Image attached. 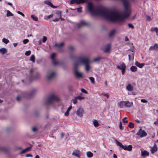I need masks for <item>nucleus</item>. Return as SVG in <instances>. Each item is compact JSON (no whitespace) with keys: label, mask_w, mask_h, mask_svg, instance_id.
I'll use <instances>...</instances> for the list:
<instances>
[{"label":"nucleus","mask_w":158,"mask_h":158,"mask_svg":"<svg viewBox=\"0 0 158 158\" xmlns=\"http://www.w3.org/2000/svg\"><path fill=\"white\" fill-rule=\"evenodd\" d=\"M128 26L129 27L131 28H133L134 27L133 24L131 23H129L128 24Z\"/></svg>","instance_id":"3c124183"},{"label":"nucleus","mask_w":158,"mask_h":158,"mask_svg":"<svg viewBox=\"0 0 158 158\" xmlns=\"http://www.w3.org/2000/svg\"><path fill=\"white\" fill-rule=\"evenodd\" d=\"M69 112L66 111L64 113V115L66 116H68L69 115Z\"/></svg>","instance_id":"4d7b16f0"},{"label":"nucleus","mask_w":158,"mask_h":158,"mask_svg":"<svg viewBox=\"0 0 158 158\" xmlns=\"http://www.w3.org/2000/svg\"><path fill=\"white\" fill-rule=\"evenodd\" d=\"M125 107H130L133 104L132 102L125 101Z\"/></svg>","instance_id":"4be33fe9"},{"label":"nucleus","mask_w":158,"mask_h":158,"mask_svg":"<svg viewBox=\"0 0 158 158\" xmlns=\"http://www.w3.org/2000/svg\"><path fill=\"white\" fill-rule=\"evenodd\" d=\"M30 60L33 62H35V56L34 55H32L30 57Z\"/></svg>","instance_id":"473e14b6"},{"label":"nucleus","mask_w":158,"mask_h":158,"mask_svg":"<svg viewBox=\"0 0 158 158\" xmlns=\"http://www.w3.org/2000/svg\"><path fill=\"white\" fill-rule=\"evenodd\" d=\"M53 16V15L52 14H51L50 15H49L47 17L48 19H50Z\"/></svg>","instance_id":"bf43d9fd"},{"label":"nucleus","mask_w":158,"mask_h":158,"mask_svg":"<svg viewBox=\"0 0 158 158\" xmlns=\"http://www.w3.org/2000/svg\"><path fill=\"white\" fill-rule=\"evenodd\" d=\"M69 49L70 50H73L74 49V48L72 46H70L69 47Z\"/></svg>","instance_id":"864d4df0"},{"label":"nucleus","mask_w":158,"mask_h":158,"mask_svg":"<svg viewBox=\"0 0 158 158\" xmlns=\"http://www.w3.org/2000/svg\"><path fill=\"white\" fill-rule=\"evenodd\" d=\"M147 135V133L144 130H142L141 128H140L139 130V136L141 138L146 136Z\"/></svg>","instance_id":"9b49d317"},{"label":"nucleus","mask_w":158,"mask_h":158,"mask_svg":"<svg viewBox=\"0 0 158 158\" xmlns=\"http://www.w3.org/2000/svg\"><path fill=\"white\" fill-rule=\"evenodd\" d=\"M86 155L88 158H91L93 157V154L91 152L89 151L87 152Z\"/></svg>","instance_id":"a878e982"},{"label":"nucleus","mask_w":158,"mask_h":158,"mask_svg":"<svg viewBox=\"0 0 158 158\" xmlns=\"http://www.w3.org/2000/svg\"><path fill=\"white\" fill-rule=\"evenodd\" d=\"M77 115L79 117H82L84 113V110L82 107H79L76 112Z\"/></svg>","instance_id":"6e6552de"},{"label":"nucleus","mask_w":158,"mask_h":158,"mask_svg":"<svg viewBox=\"0 0 158 158\" xmlns=\"http://www.w3.org/2000/svg\"><path fill=\"white\" fill-rule=\"evenodd\" d=\"M145 64L144 63H141V64H140L139 63V68H142L143 67V66Z\"/></svg>","instance_id":"49530a36"},{"label":"nucleus","mask_w":158,"mask_h":158,"mask_svg":"<svg viewBox=\"0 0 158 158\" xmlns=\"http://www.w3.org/2000/svg\"><path fill=\"white\" fill-rule=\"evenodd\" d=\"M80 65L79 62H76L74 64V73L75 76L77 78H82L83 73L78 71L77 68Z\"/></svg>","instance_id":"7ed1b4c3"},{"label":"nucleus","mask_w":158,"mask_h":158,"mask_svg":"<svg viewBox=\"0 0 158 158\" xmlns=\"http://www.w3.org/2000/svg\"><path fill=\"white\" fill-rule=\"evenodd\" d=\"M76 97L77 98V99L79 100H82L84 99L85 98L84 97H82L81 96H78Z\"/></svg>","instance_id":"e433bc0d"},{"label":"nucleus","mask_w":158,"mask_h":158,"mask_svg":"<svg viewBox=\"0 0 158 158\" xmlns=\"http://www.w3.org/2000/svg\"><path fill=\"white\" fill-rule=\"evenodd\" d=\"M31 148V147H28L27 148H26L25 149H23L22 151V152H21V153H24L27 152H29Z\"/></svg>","instance_id":"393cba45"},{"label":"nucleus","mask_w":158,"mask_h":158,"mask_svg":"<svg viewBox=\"0 0 158 158\" xmlns=\"http://www.w3.org/2000/svg\"><path fill=\"white\" fill-rule=\"evenodd\" d=\"M2 42L5 44H7L9 42V41L8 39L4 38L2 39Z\"/></svg>","instance_id":"2f4dec72"},{"label":"nucleus","mask_w":158,"mask_h":158,"mask_svg":"<svg viewBox=\"0 0 158 158\" xmlns=\"http://www.w3.org/2000/svg\"><path fill=\"white\" fill-rule=\"evenodd\" d=\"M17 13L21 15L23 17L25 16L24 15L23 13H22L21 12L19 11H18L17 12Z\"/></svg>","instance_id":"09e8293b"},{"label":"nucleus","mask_w":158,"mask_h":158,"mask_svg":"<svg viewBox=\"0 0 158 158\" xmlns=\"http://www.w3.org/2000/svg\"><path fill=\"white\" fill-rule=\"evenodd\" d=\"M72 108V106H70L68 109L67 110V111L69 112V111L71 110Z\"/></svg>","instance_id":"5fc2aeb1"},{"label":"nucleus","mask_w":158,"mask_h":158,"mask_svg":"<svg viewBox=\"0 0 158 158\" xmlns=\"http://www.w3.org/2000/svg\"><path fill=\"white\" fill-rule=\"evenodd\" d=\"M121 0L124 7V9L122 11H109L101 6H94L90 2L88 3L87 7L89 10L93 15L101 16L113 22H122L130 16L131 10L129 0Z\"/></svg>","instance_id":"f257e3e1"},{"label":"nucleus","mask_w":158,"mask_h":158,"mask_svg":"<svg viewBox=\"0 0 158 158\" xmlns=\"http://www.w3.org/2000/svg\"><path fill=\"white\" fill-rule=\"evenodd\" d=\"M127 119V117H125L123 119V122L126 123H127L128 122V121L127 120H126V119Z\"/></svg>","instance_id":"a18cd8bd"},{"label":"nucleus","mask_w":158,"mask_h":158,"mask_svg":"<svg viewBox=\"0 0 158 158\" xmlns=\"http://www.w3.org/2000/svg\"><path fill=\"white\" fill-rule=\"evenodd\" d=\"M141 156L143 157L144 158L146 156H148L149 155V153L148 152L144 150H142L141 149Z\"/></svg>","instance_id":"ddd939ff"},{"label":"nucleus","mask_w":158,"mask_h":158,"mask_svg":"<svg viewBox=\"0 0 158 158\" xmlns=\"http://www.w3.org/2000/svg\"><path fill=\"white\" fill-rule=\"evenodd\" d=\"M32 130L33 132H35L36 131L37 129L36 127H34L32 128Z\"/></svg>","instance_id":"052dcab7"},{"label":"nucleus","mask_w":158,"mask_h":158,"mask_svg":"<svg viewBox=\"0 0 158 158\" xmlns=\"http://www.w3.org/2000/svg\"><path fill=\"white\" fill-rule=\"evenodd\" d=\"M6 16L7 17H9L10 16H13V14L10 11L7 10V13L6 14Z\"/></svg>","instance_id":"72a5a7b5"},{"label":"nucleus","mask_w":158,"mask_h":158,"mask_svg":"<svg viewBox=\"0 0 158 158\" xmlns=\"http://www.w3.org/2000/svg\"><path fill=\"white\" fill-rule=\"evenodd\" d=\"M132 72H135L137 70V68L135 66H132L130 68Z\"/></svg>","instance_id":"c756f323"},{"label":"nucleus","mask_w":158,"mask_h":158,"mask_svg":"<svg viewBox=\"0 0 158 158\" xmlns=\"http://www.w3.org/2000/svg\"><path fill=\"white\" fill-rule=\"evenodd\" d=\"M101 59V58L100 57H98L94 59L93 61L94 62H98Z\"/></svg>","instance_id":"c9c22d12"},{"label":"nucleus","mask_w":158,"mask_h":158,"mask_svg":"<svg viewBox=\"0 0 158 158\" xmlns=\"http://www.w3.org/2000/svg\"><path fill=\"white\" fill-rule=\"evenodd\" d=\"M141 101L143 103H147L148 102L147 100L144 99H141Z\"/></svg>","instance_id":"8fccbe9b"},{"label":"nucleus","mask_w":158,"mask_h":158,"mask_svg":"<svg viewBox=\"0 0 158 158\" xmlns=\"http://www.w3.org/2000/svg\"><path fill=\"white\" fill-rule=\"evenodd\" d=\"M76 62H79L80 64H82L84 65L85 70L86 71H88L89 70L90 67L89 64L90 61L88 58L84 57H80Z\"/></svg>","instance_id":"f03ea898"},{"label":"nucleus","mask_w":158,"mask_h":158,"mask_svg":"<svg viewBox=\"0 0 158 158\" xmlns=\"http://www.w3.org/2000/svg\"><path fill=\"white\" fill-rule=\"evenodd\" d=\"M128 126L130 128H132L134 127V124L133 123L131 122H130L129 123Z\"/></svg>","instance_id":"4c0bfd02"},{"label":"nucleus","mask_w":158,"mask_h":158,"mask_svg":"<svg viewBox=\"0 0 158 158\" xmlns=\"http://www.w3.org/2000/svg\"><path fill=\"white\" fill-rule=\"evenodd\" d=\"M150 31L152 32H153L155 31L157 33V35H158V28H157V27H152L151 28Z\"/></svg>","instance_id":"5701e85b"},{"label":"nucleus","mask_w":158,"mask_h":158,"mask_svg":"<svg viewBox=\"0 0 158 158\" xmlns=\"http://www.w3.org/2000/svg\"><path fill=\"white\" fill-rule=\"evenodd\" d=\"M56 55V54L53 53L52 54L51 58L52 60V62L54 65H56L58 64V62L56 61L54 59V57Z\"/></svg>","instance_id":"2eb2a0df"},{"label":"nucleus","mask_w":158,"mask_h":158,"mask_svg":"<svg viewBox=\"0 0 158 158\" xmlns=\"http://www.w3.org/2000/svg\"><path fill=\"white\" fill-rule=\"evenodd\" d=\"M13 44L15 47H16L18 45V44L17 43H14Z\"/></svg>","instance_id":"69168bd1"},{"label":"nucleus","mask_w":158,"mask_h":158,"mask_svg":"<svg viewBox=\"0 0 158 158\" xmlns=\"http://www.w3.org/2000/svg\"><path fill=\"white\" fill-rule=\"evenodd\" d=\"M110 48V44H109L105 47L103 49V51L106 52H108Z\"/></svg>","instance_id":"dca6fc26"},{"label":"nucleus","mask_w":158,"mask_h":158,"mask_svg":"<svg viewBox=\"0 0 158 158\" xmlns=\"http://www.w3.org/2000/svg\"><path fill=\"white\" fill-rule=\"evenodd\" d=\"M55 74L54 71H48L47 73L46 78L48 80H51L54 77Z\"/></svg>","instance_id":"423d86ee"},{"label":"nucleus","mask_w":158,"mask_h":158,"mask_svg":"<svg viewBox=\"0 0 158 158\" xmlns=\"http://www.w3.org/2000/svg\"><path fill=\"white\" fill-rule=\"evenodd\" d=\"M47 40V38L46 36H43V39H42L43 42L45 43Z\"/></svg>","instance_id":"c03bdc74"},{"label":"nucleus","mask_w":158,"mask_h":158,"mask_svg":"<svg viewBox=\"0 0 158 158\" xmlns=\"http://www.w3.org/2000/svg\"><path fill=\"white\" fill-rule=\"evenodd\" d=\"M87 1V0H71L70 1V3L71 4L74 3H82L85 2Z\"/></svg>","instance_id":"f8f14e48"},{"label":"nucleus","mask_w":158,"mask_h":158,"mask_svg":"<svg viewBox=\"0 0 158 158\" xmlns=\"http://www.w3.org/2000/svg\"><path fill=\"white\" fill-rule=\"evenodd\" d=\"M81 152L78 150H75L73 151L72 153V155L78 158H81Z\"/></svg>","instance_id":"1a4fd4ad"},{"label":"nucleus","mask_w":158,"mask_h":158,"mask_svg":"<svg viewBox=\"0 0 158 158\" xmlns=\"http://www.w3.org/2000/svg\"><path fill=\"white\" fill-rule=\"evenodd\" d=\"M16 99H17V101H20V98L19 96H18L17 97Z\"/></svg>","instance_id":"680f3d73"},{"label":"nucleus","mask_w":158,"mask_h":158,"mask_svg":"<svg viewBox=\"0 0 158 158\" xmlns=\"http://www.w3.org/2000/svg\"><path fill=\"white\" fill-rule=\"evenodd\" d=\"M119 124H120V125H119V128H120V129H121V130H123V129H124V127L123 126L122 122H120Z\"/></svg>","instance_id":"a19ab883"},{"label":"nucleus","mask_w":158,"mask_h":158,"mask_svg":"<svg viewBox=\"0 0 158 158\" xmlns=\"http://www.w3.org/2000/svg\"><path fill=\"white\" fill-rule=\"evenodd\" d=\"M154 123L155 124L158 126V120L157 121L155 122Z\"/></svg>","instance_id":"0e129e2a"},{"label":"nucleus","mask_w":158,"mask_h":158,"mask_svg":"<svg viewBox=\"0 0 158 158\" xmlns=\"http://www.w3.org/2000/svg\"><path fill=\"white\" fill-rule=\"evenodd\" d=\"M113 157L114 158H117L116 155L115 154L113 155Z\"/></svg>","instance_id":"338daca9"},{"label":"nucleus","mask_w":158,"mask_h":158,"mask_svg":"<svg viewBox=\"0 0 158 158\" xmlns=\"http://www.w3.org/2000/svg\"><path fill=\"white\" fill-rule=\"evenodd\" d=\"M116 32V30L115 29H113L111 31L109 34V37H111L113 36L114 34Z\"/></svg>","instance_id":"6ab92c4d"},{"label":"nucleus","mask_w":158,"mask_h":158,"mask_svg":"<svg viewBox=\"0 0 158 158\" xmlns=\"http://www.w3.org/2000/svg\"><path fill=\"white\" fill-rule=\"evenodd\" d=\"M64 43L62 42L58 44H55V46L58 48H60L64 45Z\"/></svg>","instance_id":"b1692460"},{"label":"nucleus","mask_w":158,"mask_h":158,"mask_svg":"<svg viewBox=\"0 0 158 158\" xmlns=\"http://www.w3.org/2000/svg\"><path fill=\"white\" fill-rule=\"evenodd\" d=\"M77 11L79 12H81L82 11L81 8H77Z\"/></svg>","instance_id":"13d9d810"},{"label":"nucleus","mask_w":158,"mask_h":158,"mask_svg":"<svg viewBox=\"0 0 158 158\" xmlns=\"http://www.w3.org/2000/svg\"><path fill=\"white\" fill-rule=\"evenodd\" d=\"M60 100V98L57 95L54 94H51L48 99V101L51 102L52 101H58Z\"/></svg>","instance_id":"0eeeda50"},{"label":"nucleus","mask_w":158,"mask_h":158,"mask_svg":"<svg viewBox=\"0 0 158 158\" xmlns=\"http://www.w3.org/2000/svg\"><path fill=\"white\" fill-rule=\"evenodd\" d=\"M35 158H40L38 155H36L35 156Z\"/></svg>","instance_id":"774afa93"},{"label":"nucleus","mask_w":158,"mask_h":158,"mask_svg":"<svg viewBox=\"0 0 158 158\" xmlns=\"http://www.w3.org/2000/svg\"><path fill=\"white\" fill-rule=\"evenodd\" d=\"M26 157H32V155L31 154H27L26 155Z\"/></svg>","instance_id":"603ef678"},{"label":"nucleus","mask_w":158,"mask_h":158,"mask_svg":"<svg viewBox=\"0 0 158 158\" xmlns=\"http://www.w3.org/2000/svg\"><path fill=\"white\" fill-rule=\"evenodd\" d=\"M59 20V19L58 18L55 19H54L53 20V21H58Z\"/></svg>","instance_id":"e2e57ef3"},{"label":"nucleus","mask_w":158,"mask_h":158,"mask_svg":"<svg viewBox=\"0 0 158 158\" xmlns=\"http://www.w3.org/2000/svg\"><path fill=\"white\" fill-rule=\"evenodd\" d=\"M31 17L35 21H37L38 20L37 17L35 15H31Z\"/></svg>","instance_id":"cd10ccee"},{"label":"nucleus","mask_w":158,"mask_h":158,"mask_svg":"<svg viewBox=\"0 0 158 158\" xmlns=\"http://www.w3.org/2000/svg\"><path fill=\"white\" fill-rule=\"evenodd\" d=\"M89 78L92 83L93 84L95 83L94 78V77H89Z\"/></svg>","instance_id":"f704fd0d"},{"label":"nucleus","mask_w":158,"mask_h":158,"mask_svg":"<svg viewBox=\"0 0 158 158\" xmlns=\"http://www.w3.org/2000/svg\"><path fill=\"white\" fill-rule=\"evenodd\" d=\"M126 89L129 91H132L133 90V87L131 84H129L126 86Z\"/></svg>","instance_id":"a211bd4d"},{"label":"nucleus","mask_w":158,"mask_h":158,"mask_svg":"<svg viewBox=\"0 0 158 158\" xmlns=\"http://www.w3.org/2000/svg\"><path fill=\"white\" fill-rule=\"evenodd\" d=\"M77 97H75V98L73 99V103L75 105L76 104L77 102Z\"/></svg>","instance_id":"ea45409f"},{"label":"nucleus","mask_w":158,"mask_h":158,"mask_svg":"<svg viewBox=\"0 0 158 158\" xmlns=\"http://www.w3.org/2000/svg\"><path fill=\"white\" fill-rule=\"evenodd\" d=\"M150 148H151V151L152 154L154 153L157 150V148L155 144H154L153 147H150Z\"/></svg>","instance_id":"f3484780"},{"label":"nucleus","mask_w":158,"mask_h":158,"mask_svg":"<svg viewBox=\"0 0 158 158\" xmlns=\"http://www.w3.org/2000/svg\"><path fill=\"white\" fill-rule=\"evenodd\" d=\"M0 52L4 54L5 53H6L7 51L6 48H2L0 49Z\"/></svg>","instance_id":"7c9ffc66"},{"label":"nucleus","mask_w":158,"mask_h":158,"mask_svg":"<svg viewBox=\"0 0 158 158\" xmlns=\"http://www.w3.org/2000/svg\"><path fill=\"white\" fill-rule=\"evenodd\" d=\"M93 123L95 127H97L99 125V123L98 121L96 120H94Z\"/></svg>","instance_id":"c85d7f7f"},{"label":"nucleus","mask_w":158,"mask_h":158,"mask_svg":"<svg viewBox=\"0 0 158 158\" xmlns=\"http://www.w3.org/2000/svg\"><path fill=\"white\" fill-rule=\"evenodd\" d=\"M89 24V23L86 21L82 20L80 22V23L78 25V27L80 28L83 26H88Z\"/></svg>","instance_id":"9d476101"},{"label":"nucleus","mask_w":158,"mask_h":158,"mask_svg":"<svg viewBox=\"0 0 158 158\" xmlns=\"http://www.w3.org/2000/svg\"><path fill=\"white\" fill-rule=\"evenodd\" d=\"M116 143L118 146L124 150L130 151L132 149V146L131 145L128 146L124 145L121 143L118 142L117 140L116 141Z\"/></svg>","instance_id":"20e7f679"},{"label":"nucleus","mask_w":158,"mask_h":158,"mask_svg":"<svg viewBox=\"0 0 158 158\" xmlns=\"http://www.w3.org/2000/svg\"><path fill=\"white\" fill-rule=\"evenodd\" d=\"M29 42V40L27 39H25L23 40V43L24 44H27Z\"/></svg>","instance_id":"37998d69"},{"label":"nucleus","mask_w":158,"mask_h":158,"mask_svg":"<svg viewBox=\"0 0 158 158\" xmlns=\"http://www.w3.org/2000/svg\"><path fill=\"white\" fill-rule=\"evenodd\" d=\"M102 94L104 96L106 97L107 98L109 96V94L108 93H103Z\"/></svg>","instance_id":"de8ad7c7"},{"label":"nucleus","mask_w":158,"mask_h":158,"mask_svg":"<svg viewBox=\"0 0 158 158\" xmlns=\"http://www.w3.org/2000/svg\"><path fill=\"white\" fill-rule=\"evenodd\" d=\"M72 108V106H70L68 109L67 110V111L69 112V111L71 110Z\"/></svg>","instance_id":"6e6d98bb"},{"label":"nucleus","mask_w":158,"mask_h":158,"mask_svg":"<svg viewBox=\"0 0 158 158\" xmlns=\"http://www.w3.org/2000/svg\"><path fill=\"white\" fill-rule=\"evenodd\" d=\"M44 3L45 4L48 5L49 6H50L51 7H52L53 8H55V6H53L52 5V3H51V2L48 0H46V1H45Z\"/></svg>","instance_id":"aec40b11"},{"label":"nucleus","mask_w":158,"mask_h":158,"mask_svg":"<svg viewBox=\"0 0 158 158\" xmlns=\"http://www.w3.org/2000/svg\"><path fill=\"white\" fill-rule=\"evenodd\" d=\"M145 18L146 20L148 22H150L152 20V19L150 16L148 15H145Z\"/></svg>","instance_id":"bb28decb"},{"label":"nucleus","mask_w":158,"mask_h":158,"mask_svg":"<svg viewBox=\"0 0 158 158\" xmlns=\"http://www.w3.org/2000/svg\"><path fill=\"white\" fill-rule=\"evenodd\" d=\"M125 101H122L118 103L119 106L120 108H123L125 107Z\"/></svg>","instance_id":"412c9836"},{"label":"nucleus","mask_w":158,"mask_h":158,"mask_svg":"<svg viewBox=\"0 0 158 158\" xmlns=\"http://www.w3.org/2000/svg\"><path fill=\"white\" fill-rule=\"evenodd\" d=\"M31 53V52L30 51H27L25 52V54L27 56H29Z\"/></svg>","instance_id":"58836bf2"},{"label":"nucleus","mask_w":158,"mask_h":158,"mask_svg":"<svg viewBox=\"0 0 158 158\" xmlns=\"http://www.w3.org/2000/svg\"><path fill=\"white\" fill-rule=\"evenodd\" d=\"M117 68L122 71V73L123 74H124L126 69V67L124 63H122L120 64L119 65L117 66Z\"/></svg>","instance_id":"39448f33"},{"label":"nucleus","mask_w":158,"mask_h":158,"mask_svg":"<svg viewBox=\"0 0 158 158\" xmlns=\"http://www.w3.org/2000/svg\"><path fill=\"white\" fill-rule=\"evenodd\" d=\"M81 91L82 93H83L85 94H87L88 93L87 90L83 88L81 89Z\"/></svg>","instance_id":"79ce46f5"},{"label":"nucleus","mask_w":158,"mask_h":158,"mask_svg":"<svg viewBox=\"0 0 158 158\" xmlns=\"http://www.w3.org/2000/svg\"><path fill=\"white\" fill-rule=\"evenodd\" d=\"M150 51L155 50L156 51H158V44H155L154 45L151 46L149 48Z\"/></svg>","instance_id":"4468645a"}]
</instances>
